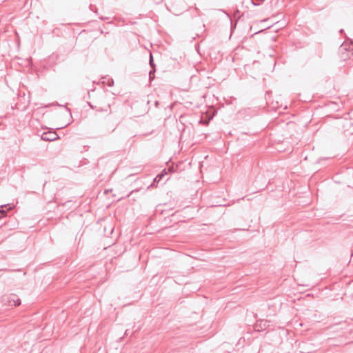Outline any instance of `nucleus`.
Wrapping results in <instances>:
<instances>
[{
	"mask_svg": "<svg viewBox=\"0 0 353 353\" xmlns=\"http://www.w3.org/2000/svg\"><path fill=\"white\" fill-rule=\"evenodd\" d=\"M12 304L14 306H18V305H19L21 304V300L16 296L15 299H13V303Z\"/></svg>",
	"mask_w": 353,
	"mask_h": 353,
	"instance_id": "nucleus-8",
	"label": "nucleus"
},
{
	"mask_svg": "<svg viewBox=\"0 0 353 353\" xmlns=\"http://www.w3.org/2000/svg\"><path fill=\"white\" fill-rule=\"evenodd\" d=\"M91 107H92V108H96L97 110L107 112L108 110H109L110 109V104L108 103H105V104H104L103 105L101 104L98 106L95 105L94 107H93L92 105Z\"/></svg>",
	"mask_w": 353,
	"mask_h": 353,
	"instance_id": "nucleus-4",
	"label": "nucleus"
},
{
	"mask_svg": "<svg viewBox=\"0 0 353 353\" xmlns=\"http://www.w3.org/2000/svg\"><path fill=\"white\" fill-rule=\"evenodd\" d=\"M128 331H129L128 330H125V336H128V334H129V332H128Z\"/></svg>",
	"mask_w": 353,
	"mask_h": 353,
	"instance_id": "nucleus-12",
	"label": "nucleus"
},
{
	"mask_svg": "<svg viewBox=\"0 0 353 353\" xmlns=\"http://www.w3.org/2000/svg\"><path fill=\"white\" fill-rule=\"evenodd\" d=\"M59 139L58 134L54 131L45 132L41 134V139L46 141H52Z\"/></svg>",
	"mask_w": 353,
	"mask_h": 353,
	"instance_id": "nucleus-1",
	"label": "nucleus"
},
{
	"mask_svg": "<svg viewBox=\"0 0 353 353\" xmlns=\"http://www.w3.org/2000/svg\"><path fill=\"white\" fill-rule=\"evenodd\" d=\"M154 72L155 69H153V70H150L149 73L150 79L152 80L154 78Z\"/></svg>",
	"mask_w": 353,
	"mask_h": 353,
	"instance_id": "nucleus-9",
	"label": "nucleus"
},
{
	"mask_svg": "<svg viewBox=\"0 0 353 353\" xmlns=\"http://www.w3.org/2000/svg\"><path fill=\"white\" fill-rule=\"evenodd\" d=\"M14 205L5 204L0 205V218L7 216V212L13 209Z\"/></svg>",
	"mask_w": 353,
	"mask_h": 353,
	"instance_id": "nucleus-3",
	"label": "nucleus"
},
{
	"mask_svg": "<svg viewBox=\"0 0 353 353\" xmlns=\"http://www.w3.org/2000/svg\"><path fill=\"white\" fill-rule=\"evenodd\" d=\"M150 65L151 66V68L152 69H155V64L154 63L153 57H152V53H150Z\"/></svg>",
	"mask_w": 353,
	"mask_h": 353,
	"instance_id": "nucleus-6",
	"label": "nucleus"
},
{
	"mask_svg": "<svg viewBox=\"0 0 353 353\" xmlns=\"http://www.w3.org/2000/svg\"><path fill=\"white\" fill-rule=\"evenodd\" d=\"M265 0H252V3L254 6H259L263 3Z\"/></svg>",
	"mask_w": 353,
	"mask_h": 353,
	"instance_id": "nucleus-7",
	"label": "nucleus"
},
{
	"mask_svg": "<svg viewBox=\"0 0 353 353\" xmlns=\"http://www.w3.org/2000/svg\"><path fill=\"white\" fill-rule=\"evenodd\" d=\"M16 296L11 294L7 298V301L9 303L10 305H12L13 303V299H15Z\"/></svg>",
	"mask_w": 353,
	"mask_h": 353,
	"instance_id": "nucleus-5",
	"label": "nucleus"
},
{
	"mask_svg": "<svg viewBox=\"0 0 353 353\" xmlns=\"http://www.w3.org/2000/svg\"><path fill=\"white\" fill-rule=\"evenodd\" d=\"M105 101H106V97L105 96L101 97V102H105Z\"/></svg>",
	"mask_w": 353,
	"mask_h": 353,
	"instance_id": "nucleus-11",
	"label": "nucleus"
},
{
	"mask_svg": "<svg viewBox=\"0 0 353 353\" xmlns=\"http://www.w3.org/2000/svg\"><path fill=\"white\" fill-rule=\"evenodd\" d=\"M350 48H352L353 49V46H352L351 44H343L341 45V48H340V52L343 54H344L343 51H347V53H346V55L345 56H341V57L345 60L347 59H349L350 57V55H352L353 54V52H352V49Z\"/></svg>",
	"mask_w": 353,
	"mask_h": 353,
	"instance_id": "nucleus-2",
	"label": "nucleus"
},
{
	"mask_svg": "<svg viewBox=\"0 0 353 353\" xmlns=\"http://www.w3.org/2000/svg\"><path fill=\"white\" fill-rule=\"evenodd\" d=\"M106 84H107L108 86H110V87L112 86V85H114V81H113V79H108L107 82H106Z\"/></svg>",
	"mask_w": 353,
	"mask_h": 353,
	"instance_id": "nucleus-10",
	"label": "nucleus"
}]
</instances>
